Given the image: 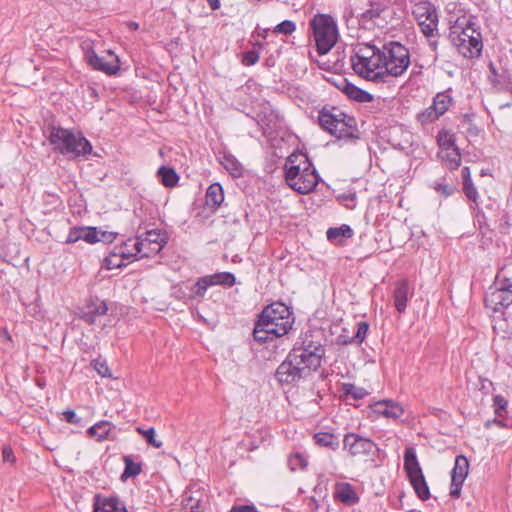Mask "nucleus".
Returning <instances> with one entry per match:
<instances>
[{"label": "nucleus", "mask_w": 512, "mask_h": 512, "mask_svg": "<svg viewBox=\"0 0 512 512\" xmlns=\"http://www.w3.org/2000/svg\"><path fill=\"white\" fill-rule=\"evenodd\" d=\"M91 365L100 376L107 378L112 377L110 369L105 359H102L101 357L96 358L91 362Z\"/></svg>", "instance_id": "603ef678"}, {"label": "nucleus", "mask_w": 512, "mask_h": 512, "mask_svg": "<svg viewBox=\"0 0 512 512\" xmlns=\"http://www.w3.org/2000/svg\"><path fill=\"white\" fill-rule=\"evenodd\" d=\"M114 427V425L107 421V420H101L94 424L93 426L89 427L87 430V434L91 438H95L96 441L102 442L104 440L109 439V433Z\"/></svg>", "instance_id": "c756f323"}, {"label": "nucleus", "mask_w": 512, "mask_h": 512, "mask_svg": "<svg viewBox=\"0 0 512 512\" xmlns=\"http://www.w3.org/2000/svg\"><path fill=\"white\" fill-rule=\"evenodd\" d=\"M296 30V24L291 20H284L277 24L274 29V34L291 35Z\"/></svg>", "instance_id": "3c124183"}, {"label": "nucleus", "mask_w": 512, "mask_h": 512, "mask_svg": "<svg viewBox=\"0 0 512 512\" xmlns=\"http://www.w3.org/2000/svg\"><path fill=\"white\" fill-rule=\"evenodd\" d=\"M284 172L287 185L299 194L312 192L321 180L308 155L302 152L287 157Z\"/></svg>", "instance_id": "f03ea898"}, {"label": "nucleus", "mask_w": 512, "mask_h": 512, "mask_svg": "<svg viewBox=\"0 0 512 512\" xmlns=\"http://www.w3.org/2000/svg\"><path fill=\"white\" fill-rule=\"evenodd\" d=\"M343 448L351 456L369 455L377 448L376 443L370 439L360 436L356 433H346L343 439Z\"/></svg>", "instance_id": "4468645a"}, {"label": "nucleus", "mask_w": 512, "mask_h": 512, "mask_svg": "<svg viewBox=\"0 0 512 512\" xmlns=\"http://www.w3.org/2000/svg\"><path fill=\"white\" fill-rule=\"evenodd\" d=\"M293 312L282 302H273L264 307L258 315L253 329V338L259 344H265L280 338L292 329Z\"/></svg>", "instance_id": "f257e3e1"}, {"label": "nucleus", "mask_w": 512, "mask_h": 512, "mask_svg": "<svg viewBox=\"0 0 512 512\" xmlns=\"http://www.w3.org/2000/svg\"><path fill=\"white\" fill-rule=\"evenodd\" d=\"M210 286L220 285L223 287H232L236 284V278L231 272H217L206 276Z\"/></svg>", "instance_id": "e433bc0d"}, {"label": "nucleus", "mask_w": 512, "mask_h": 512, "mask_svg": "<svg viewBox=\"0 0 512 512\" xmlns=\"http://www.w3.org/2000/svg\"><path fill=\"white\" fill-rule=\"evenodd\" d=\"M488 80L499 91L512 92V75L508 71L498 72L493 62L488 65Z\"/></svg>", "instance_id": "412c9836"}, {"label": "nucleus", "mask_w": 512, "mask_h": 512, "mask_svg": "<svg viewBox=\"0 0 512 512\" xmlns=\"http://www.w3.org/2000/svg\"><path fill=\"white\" fill-rule=\"evenodd\" d=\"M351 339V337H347V336H344V335H340L338 337V342L342 344V340H349Z\"/></svg>", "instance_id": "774afa93"}, {"label": "nucleus", "mask_w": 512, "mask_h": 512, "mask_svg": "<svg viewBox=\"0 0 512 512\" xmlns=\"http://www.w3.org/2000/svg\"><path fill=\"white\" fill-rule=\"evenodd\" d=\"M386 5L380 0H371L369 8L357 16L358 24L361 28L372 29L376 25L377 20L382 18Z\"/></svg>", "instance_id": "f3484780"}, {"label": "nucleus", "mask_w": 512, "mask_h": 512, "mask_svg": "<svg viewBox=\"0 0 512 512\" xmlns=\"http://www.w3.org/2000/svg\"><path fill=\"white\" fill-rule=\"evenodd\" d=\"M449 38L463 57L472 59L480 56L483 48L481 34L471 26H454Z\"/></svg>", "instance_id": "1a4fd4ad"}, {"label": "nucleus", "mask_w": 512, "mask_h": 512, "mask_svg": "<svg viewBox=\"0 0 512 512\" xmlns=\"http://www.w3.org/2000/svg\"><path fill=\"white\" fill-rule=\"evenodd\" d=\"M64 419L70 423L75 425H81L82 419L77 416L74 410L68 409L63 412Z\"/></svg>", "instance_id": "13d9d810"}, {"label": "nucleus", "mask_w": 512, "mask_h": 512, "mask_svg": "<svg viewBox=\"0 0 512 512\" xmlns=\"http://www.w3.org/2000/svg\"><path fill=\"white\" fill-rule=\"evenodd\" d=\"M136 430L139 434L143 435L146 438V441L149 445H151L155 448L162 447V445H163L162 441L157 440L155 438V429L153 427L148 428V429H143V428L138 427Z\"/></svg>", "instance_id": "8fccbe9b"}, {"label": "nucleus", "mask_w": 512, "mask_h": 512, "mask_svg": "<svg viewBox=\"0 0 512 512\" xmlns=\"http://www.w3.org/2000/svg\"><path fill=\"white\" fill-rule=\"evenodd\" d=\"M183 509L187 512H204L205 503H199L195 505L194 503H188L187 501L182 500Z\"/></svg>", "instance_id": "bf43d9fd"}, {"label": "nucleus", "mask_w": 512, "mask_h": 512, "mask_svg": "<svg viewBox=\"0 0 512 512\" xmlns=\"http://www.w3.org/2000/svg\"><path fill=\"white\" fill-rule=\"evenodd\" d=\"M485 307L493 312H500L503 309L512 307V287L499 285L490 287L484 297Z\"/></svg>", "instance_id": "ddd939ff"}, {"label": "nucleus", "mask_w": 512, "mask_h": 512, "mask_svg": "<svg viewBox=\"0 0 512 512\" xmlns=\"http://www.w3.org/2000/svg\"><path fill=\"white\" fill-rule=\"evenodd\" d=\"M212 10H217L220 8V0H206Z\"/></svg>", "instance_id": "69168bd1"}, {"label": "nucleus", "mask_w": 512, "mask_h": 512, "mask_svg": "<svg viewBox=\"0 0 512 512\" xmlns=\"http://www.w3.org/2000/svg\"><path fill=\"white\" fill-rule=\"evenodd\" d=\"M340 391L342 392L345 401H348L349 399H353L355 401L362 400L369 394L365 388L358 387L354 383L350 382L341 383Z\"/></svg>", "instance_id": "2f4dec72"}, {"label": "nucleus", "mask_w": 512, "mask_h": 512, "mask_svg": "<svg viewBox=\"0 0 512 512\" xmlns=\"http://www.w3.org/2000/svg\"><path fill=\"white\" fill-rule=\"evenodd\" d=\"M501 316L494 319L493 330L502 338L512 337V307L500 311Z\"/></svg>", "instance_id": "b1692460"}, {"label": "nucleus", "mask_w": 512, "mask_h": 512, "mask_svg": "<svg viewBox=\"0 0 512 512\" xmlns=\"http://www.w3.org/2000/svg\"><path fill=\"white\" fill-rule=\"evenodd\" d=\"M368 330H369V324L367 322H365V321L359 322L357 325V331H356L355 335L353 337H351V339H349V340H342V344L343 345H348V344H352V343L361 344L365 340Z\"/></svg>", "instance_id": "a18cd8bd"}, {"label": "nucleus", "mask_w": 512, "mask_h": 512, "mask_svg": "<svg viewBox=\"0 0 512 512\" xmlns=\"http://www.w3.org/2000/svg\"><path fill=\"white\" fill-rule=\"evenodd\" d=\"M317 52L327 54L337 43L339 33L337 22L330 14L318 13L310 20Z\"/></svg>", "instance_id": "6e6552de"}, {"label": "nucleus", "mask_w": 512, "mask_h": 512, "mask_svg": "<svg viewBox=\"0 0 512 512\" xmlns=\"http://www.w3.org/2000/svg\"><path fill=\"white\" fill-rule=\"evenodd\" d=\"M496 283L512 287V262L505 264L496 276Z\"/></svg>", "instance_id": "de8ad7c7"}, {"label": "nucleus", "mask_w": 512, "mask_h": 512, "mask_svg": "<svg viewBox=\"0 0 512 512\" xmlns=\"http://www.w3.org/2000/svg\"><path fill=\"white\" fill-rule=\"evenodd\" d=\"M373 419L384 417L387 419L397 420L404 415V408L399 403L392 399H383L377 401L369 406Z\"/></svg>", "instance_id": "2eb2a0df"}, {"label": "nucleus", "mask_w": 512, "mask_h": 512, "mask_svg": "<svg viewBox=\"0 0 512 512\" xmlns=\"http://www.w3.org/2000/svg\"><path fill=\"white\" fill-rule=\"evenodd\" d=\"M462 178H463V182L472 181L470 168L468 166L463 167Z\"/></svg>", "instance_id": "0e129e2a"}, {"label": "nucleus", "mask_w": 512, "mask_h": 512, "mask_svg": "<svg viewBox=\"0 0 512 512\" xmlns=\"http://www.w3.org/2000/svg\"><path fill=\"white\" fill-rule=\"evenodd\" d=\"M210 287V283L206 276L200 277L193 285H185V289L188 290V299L203 298L207 289Z\"/></svg>", "instance_id": "72a5a7b5"}, {"label": "nucleus", "mask_w": 512, "mask_h": 512, "mask_svg": "<svg viewBox=\"0 0 512 512\" xmlns=\"http://www.w3.org/2000/svg\"><path fill=\"white\" fill-rule=\"evenodd\" d=\"M185 285L186 284L174 287L173 293L178 300H183V301L189 300L187 298L188 292H186L187 289H185Z\"/></svg>", "instance_id": "e2e57ef3"}, {"label": "nucleus", "mask_w": 512, "mask_h": 512, "mask_svg": "<svg viewBox=\"0 0 512 512\" xmlns=\"http://www.w3.org/2000/svg\"><path fill=\"white\" fill-rule=\"evenodd\" d=\"M167 243L166 233L161 230H149L130 242L140 258H150L157 255Z\"/></svg>", "instance_id": "9b49d317"}, {"label": "nucleus", "mask_w": 512, "mask_h": 512, "mask_svg": "<svg viewBox=\"0 0 512 512\" xmlns=\"http://www.w3.org/2000/svg\"><path fill=\"white\" fill-rule=\"evenodd\" d=\"M288 354L311 374L321 366L325 347L308 331L299 336Z\"/></svg>", "instance_id": "423d86ee"}, {"label": "nucleus", "mask_w": 512, "mask_h": 512, "mask_svg": "<svg viewBox=\"0 0 512 512\" xmlns=\"http://www.w3.org/2000/svg\"><path fill=\"white\" fill-rule=\"evenodd\" d=\"M469 461L464 455H457L454 467L451 473L450 496L458 498L461 493L462 485L468 475Z\"/></svg>", "instance_id": "dca6fc26"}, {"label": "nucleus", "mask_w": 512, "mask_h": 512, "mask_svg": "<svg viewBox=\"0 0 512 512\" xmlns=\"http://www.w3.org/2000/svg\"><path fill=\"white\" fill-rule=\"evenodd\" d=\"M380 49L373 43H364L358 46L350 62L354 72L361 78L374 83H384L383 62L379 61Z\"/></svg>", "instance_id": "20e7f679"}, {"label": "nucleus", "mask_w": 512, "mask_h": 512, "mask_svg": "<svg viewBox=\"0 0 512 512\" xmlns=\"http://www.w3.org/2000/svg\"><path fill=\"white\" fill-rule=\"evenodd\" d=\"M342 92L351 100L359 103H368L373 100V95L369 92L357 87L353 83L344 80L343 85L340 87Z\"/></svg>", "instance_id": "a878e982"}, {"label": "nucleus", "mask_w": 512, "mask_h": 512, "mask_svg": "<svg viewBox=\"0 0 512 512\" xmlns=\"http://www.w3.org/2000/svg\"><path fill=\"white\" fill-rule=\"evenodd\" d=\"M220 163L232 177L239 178L243 176V165L234 155L228 153L223 154Z\"/></svg>", "instance_id": "7c9ffc66"}, {"label": "nucleus", "mask_w": 512, "mask_h": 512, "mask_svg": "<svg viewBox=\"0 0 512 512\" xmlns=\"http://www.w3.org/2000/svg\"><path fill=\"white\" fill-rule=\"evenodd\" d=\"M463 192L469 200L473 201L474 203L477 202L479 194L473 181L463 182Z\"/></svg>", "instance_id": "4d7b16f0"}, {"label": "nucleus", "mask_w": 512, "mask_h": 512, "mask_svg": "<svg viewBox=\"0 0 512 512\" xmlns=\"http://www.w3.org/2000/svg\"><path fill=\"white\" fill-rule=\"evenodd\" d=\"M123 461L125 468L120 477L122 481H126L128 478H134L142 472V464L139 462H134L131 456H124Z\"/></svg>", "instance_id": "4c0bfd02"}, {"label": "nucleus", "mask_w": 512, "mask_h": 512, "mask_svg": "<svg viewBox=\"0 0 512 512\" xmlns=\"http://www.w3.org/2000/svg\"><path fill=\"white\" fill-rule=\"evenodd\" d=\"M320 127L345 143H355L360 139L356 118L334 105H325L318 112Z\"/></svg>", "instance_id": "7ed1b4c3"}, {"label": "nucleus", "mask_w": 512, "mask_h": 512, "mask_svg": "<svg viewBox=\"0 0 512 512\" xmlns=\"http://www.w3.org/2000/svg\"><path fill=\"white\" fill-rule=\"evenodd\" d=\"M452 102L453 98L451 94L448 91H443L436 94L431 105L441 117L452 105Z\"/></svg>", "instance_id": "c9c22d12"}, {"label": "nucleus", "mask_w": 512, "mask_h": 512, "mask_svg": "<svg viewBox=\"0 0 512 512\" xmlns=\"http://www.w3.org/2000/svg\"><path fill=\"white\" fill-rule=\"evenodd\" d=\"M48 140L53 150L73 158L91 153L92 145L82 134H75L60 126H50Z\"/></svg>", "instance_id": "39448f33"}, {"label": "nucleus", "mask_w": 512, "mask_h": 512, "mask_svg": "<svg viewBox=\"0 0 512 512\" xmlns=\"http://www.w3.org/2000/svg\"><path fill=\"white\" fill-rule=\"evenodd\" d=\"M413 296V290L407 279L399 280L395 283L393 290V300L395 309L399 314L406 311L408 300Z\"/></svg>", "instance_id": "6ab92c4d"}, {"label": "nucleus", "mask_w": 512, "mask_h": 512, "mask_svg": "<svg viewBox=\"0 0 512 512\" xmlns=\"http://www.w3.org/2000/svg\"><path fill=\"white\" fill-rule=\"evenodd\" d=\"M336 497L346 505H355L359 502V496L350 483H341L337 485Z\"/></svg>", "instance_id": "c85d7f7f"}, {"label": "nucleus", "mask_w": 512, "mask_h": 512, "mask_svg": "<svg viewBox=\"0 0 512 512\" xmlns=\"http://www.w3.org/2000/svg\"><path fill=\"white\" fill-rule=\"evenodd\" d=\"M121 249L122 248H113V250L105 258L104 264L108 270L121 268L127 265V261L124 258H122L124 252Z\"/></svg>", "instance_id": "58836bf2"}, {"label": "nucleus", "mask_w": 512, "mask_h": 512, "mask_svg": "<svg viewBox=\"0 0 512 512\" xmlns=\"http://www.w3.org/2000/svg\"><path fill=\"white\" fill-rule=\"evenodd\" d=\"M107 311L108 306L105 301L98 298L91 299L86 310L83 311L81 318L87 323L93 324L98 316L105 315Z\"/></svg>", "instance_id": "393cba45"}, {"label": "nucleus", "mask_w": 512, "mask_h": 512, "mask_svg": "<svg viewBox=\"0 0 512 512\" xmlns=\"http://www.w3.org/2000/svg\"><path fill=\"white\" fill-rule=\"evenodd\" d=\"M269 31L270 30L268 28H265V29L261 30L260 32H258V36L265 39L268 36Z\"/></svg>", "instance_id": "338daca9"}, {"label": "nucleus", "mask_w": 512, "mask_h": 512, "mask_svg": "<svg viewBox=\"0 0 512 512\" xmlns=\"http://www.w3.org/2000/svg\"><path fill=\"white\" fill-rule=\"evenodd\" d=\"M507 405L508 401L502 395H495L493 397L494 412L497 416H503V412L506 411Z\"/></svg>", "instance_id": "6e6d98bb"}, {"label": "nucleus", "mask_w": 512, "mask_h": 512, "mask_svg": "<svg viewBox=\"0 0 512 512\" xmlns=\"http://www.w3.org/2000/svg\"><path fill=\"white\" fill-rule=\"evenodd\" d=\"M228 512H259L254 505H234Z\"/></svg>", "instance_id": "680f3d73"}, {"label": "nucleus", "mask_w": 512, "mask_h": 512, "mask_svg": "<svg viewBox=\"0 0 512 512\" xmlns=\"http://www.w3.org/2000/svg\"><path fill=\"white\" fill-rule=\"evenodd\" d=\"M205 497V490L202 487H200L198 484H190L184 491L182 500L198 505L200 502L205 503Z\"/></svg>", "instance_id": "f704fd0d"}, {"label": "nucleus", "mask_w": 512, "mask_h": 512, "mask_svg": "<svg viewBox=\"0 0 512 512\" xmlns=\"http://www.w3.org/2000/svg\"><path fill=\"white\" fill-rule=\"evenodd\" d=\"M224 201V190L220 183H212L205 195V203L207 206L216 210Z\"/></svg>", "instance_id": "bb28decb"}, {"label": "nucleus", "mask_w": 512, "mask_h": 512, "mask_svg": "<svg viewBox=\"0 0 512 512\" xmlns=\"http://www.w3.org/2000/svg\"><path fill=\"white\" fill-rule=\"evenodd\" d=\"M440 115L436 112L434 107L430 105L425 110L417 114V120L422 124L426 125L439 119Z\"/></svg>", "instance_id": "09e8293b"}, {"label": "nucleus", "mask_w": 512, "mask_h": 512, "mask_svg": "<svg viewBox=\"0 0 512 512\" xmlns=\"http://www.w3.org/2000/svg\"><path fill=\"white\" fill-rule=\"evenodd\" d=\"M433 12H437V9L429 0H420L416 2L412 9V15L416 20H420L424 15Z\"/></svg>", "instance_id": "79ce46f5"}, {"label": "nucleus", "mask_w": 512, "mask_h": 512, "mask_svg": "<svg viewBox=\"0 0 512 512\" xmlns=\"http://www.w3.org/2000/svg\"><path fill=\"white\" fill-rule=\"evenodd\" d=\"M259 61V52L256 50L245 51L241 54V63L244 66H253Z\"/></svg>", "instance_id": "5fc2aeb1"}, {"label": "nucleus", "mask_w": 512, "mask_h": 512, "mask_svg": "<svg viewBox=\"0 0 512 512\" xmlns=\"http://www.w3.org/2000/svg\"><path fill=\"white\" fill-rule=\"evenodd\" d=\"M83 240L89 244H94L100 240L96 227H73L70 229L66 243L72 244Z\"/></svg>", "instance_id": "4be33fe9"}, {"label": "nucleus", "mask_w": 512, "mask_h": 512, "mask_svg": "<svg viewBox=\"0 0 512 512\" xmlns=\"http://www.w3.org/2000/svg\"><path fill=\"white\" fill-rule=\"evenodd\" d=\"M380 49V58L383 64V80L389 77H399L405 73L410 65V52L407 47L397 41L384 43Z\"/></svg>", "instance_id": "0eeeda50"}, {"label": "nucleus", "mask_w": 512, "mask_h": 512, "mask_svg": "<svg viewBox=\"0 0 512 512\" xmlns=\"http://www.w3.org/2000/svg\"><path fill=\"white\" fill-rule=\"evenodd\" d=\"M85 60L91 68L109 76L116 75L120 70V61L118 58H115L113 63H109L105 61L104 58L98 56L91 47L85 52Z\"/></svg>", "instance_id": "a211bd4d"}, {"label": "nucleus", "mask_w": 512, "mask_h": 512, "mask_svg": "<svg viewBox=\"0 0 512 512\" xmlns=\"http://www.w3.org/2000/svg\"><path fill=\"white\" fill-rule=\"evenodd\" d=\"M326 236L329 241H335L340 237L348 239L353 236V230L349 225L343 224L340 227L329 228L326 232Z\"/></svg>", "instance_id": "37998d69"}, {"label": "nucleus", "mask_w": 512, "mask_h": 512, "mask_svg": "<svg viewBox=\"0 0 512 512\" xmlns=\"http://www.w3.org/2000/svg\"><path fill=\"white\" fill-rule=\"evenodd\" d=\"M403 468L416 495L423 501L428 500L430 490L413 447H407L404 451Z\"/></svg>", "instance_id": "9d476101"}, {"label": "nucleus", "mask_w": 512, "mask_h": 512, "mask_svg": "<svg viewBox=\"0 0 512 512\" xmlns=\"http://www.w3.org/2000/svg\"><path fill=\"white\" fill-rule=\"evenodd\" d=\"M416 21L420 27L421 32L426 38L429 39L430 45L433 46L435 50L437 41L432 39L438 36V13H428L427 15H424L422 19Z\"/></svg>", "instance_id": "aec40b11"}, {"label": "nucleus", "mask_w": 512, "mask_h": 512, "mask_svg": "<svg viewBox=\"0 0 512 512\" xmlns=\"http://www.w3.org/2000/svg\"><path fill=\"white\" fill-rule=\"evenodd\" d=\"M437 143L440 149L439 151L457 148L454 134L447 130L439 131L437 135Z\"/></svg>", "instance_id": "c03bdc74"}, {"label": "nucleus", "mask_w": 512, "mask_h": 512, "mask_svg": "<svg viewBox=\"0 0 512 512\" xmlns=\"http://www.w3.org/2000/svg\"><path fill=\"white\" fill-rule=\"evenodd\" d=\"M287 463L292 472L305 470L308 466V457L302 452L295 451L288 456Z\"/></svg>", "instance_id": "a19ab883"}, {"label": "nucleus", "mask_w": 512, "mask_h": 512, "mask_svg": "<svg viewBox=\"0 0 512 512\" xmlns=\"http://www.w3.org/2000/svg\"><path fill=\"white\" fill-rule=\"evenodd\" d=\"M311 374L303 366L287 355L285 360L278 366L275 377L282 385L298 383L300 380L309 377Z\"/></svg>", "instance_id": "f8f14e48"}, {"label": "nucleus", "mask_w": 512, "mask_h": 512, "mask_svg": "<svg viewBox=\"0 0 512 512\" xmlns=\"http://www.w3.org/2000/svg\"><path fill=\"white\" fill-rule=\"evenodd\" d=\"M130 242H135V239L130 238L127 241H125L124 243H122L121 245L114 247V248H122L121 250H123V252H124L122 258H124L127 261L126 264H129V263L133 262L134 260L141 259L139 257V254L136 253V249L133 248V245H131Z\"/></svg>", "instance_id": "49530a36"}, {"label": "nucleus", "mask_w": 512, "mask_h": 512, "mask_svg": "<svg viewBox=\"0 0 512 512\" xmlns=\"http://www.w3.org/2000/svg\"><path fill=\"white\" fill-rule=\"evenodd\" d=\"M433 187L438 193H440L444 197L452 195L456 190L455 186L446 183L444 178L435 182Z\"/></svg>", "instance_id": "864d4df0"}, {"label": "nucleus", "mask_w": 512, "mask_h": 512, "mask_svg": "<svg viewBox=\"0 0 512 512\" xmlns=\"http://www.w3.org/2000/svg\"><path fill=\"white\" fill-rule=\"evenodd\" d=\"M157 175L165 187H174L179 181V176L176 171L173 168L167 166H161L158 169Z\"/></svg>", "instance_id": "ea45409f"}, {"label": "nucleus", "mask_w": 512, "mask_h": 512, "mask_svg": "<svg viewBox=\"0 0 512 512\" xmlns=\"http://www.w3.org/2000/svg\"><path fill=\"white\" fill-rule=\"evenodd\" d=\"M94 512H128L124 502L118 497L95 498Z\"/></svg>", "instance_id": "5701e85b"}, {"label": "nucleus", "mask_w": 512, "mask_h": 512, "mask_svg": "<svg viewBox=\"0 0 512 512\" xmlns=\"http://www.w3.org/2000/svg\"><path fill=\"white\" fill-rule=\"evenodd\" d=\"M313 439L316 445L332 451L337 450L340 446L338 436L330 432H317L314 434Z\"/></svg>", "instance_id": "473e14b6"}, {"label": "nucleus", "mask_w": 512, "mask_h": 512, "mask_svg": "<svg viewBox=\"0 0 512 512\" xmlns=\"http://www.w3.org/2000/svg\"><path fill=\"white\" fill-rule=\"evenodd\" d=\"M438 157L440 158L443 166L449 170H456L461 165V153L458 147L439 151Z\"/></svg>", "instance_id": "cd10ccee"}, {"label": "nucleus", "mask_w": 512, "mask_h": 512, "mask_svg": "<svg viewBox=\"0 0 512 512\" xmlns=\"http://www.w3.org/2000/svg\"><path fill=\"white\" fill-rule=\"evenodd\" d=\"M2 458L4 462H9L14 464L16 462V457L14 455V452L12 448L8 446H4L2 449Z\"/></svg>", "instance_id": "052dcab7"}]
</instances>
